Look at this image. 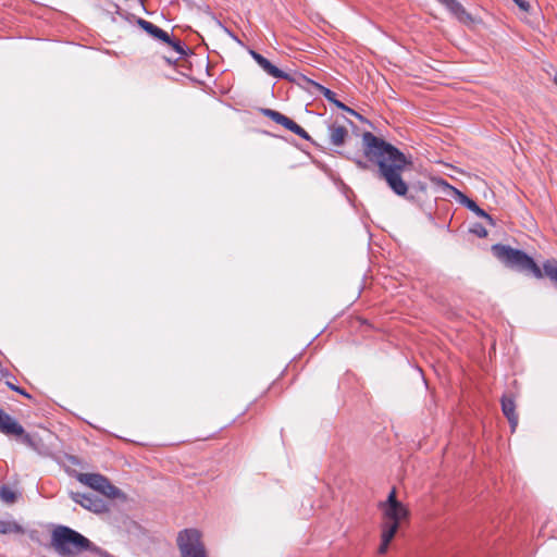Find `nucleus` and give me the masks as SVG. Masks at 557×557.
Instances as JSON below:
<instances>
[{
	"label": "nucleus",
	"mask_w": 557,
	"mask_h": 557,
	"mask_svg": "<svg viewBox=\"0 0 557 557\" xmlns=\"http://www.w3.org/2000/svg\"><path fill=\"white\" fill-rule=\"evenodd\" d=\"M76 479L84 485L91 487L95 491L100 492L109 498H119L122 496V492L115 487L110 481L98 473H77Z\"/></svg>",
	"instance_id": "nucleus-6"
},
{
	"label": "nucleus",
	"mask_w": 557,
	"mask_h": 557,
	"mask_svg": "<svg viewBox=\"0 0 557 557\" xmlns=\"http://www.w3.org/2000/svg\"><path fill=\"white\" fill-rule=\"evenodd\" d=\"M264 114L268 117H270L273 122L284 126L286 129H288L293 133L295 132V127L298 125L296 122H294L288 116L277 112V111L271 110V109H267L264 111Z\"/></svg>",
	"instance_id": "nucleus-13"
},
{
	"label": "nucleus",
	"mask_w": 557,
	"mask_h": 557,
	"mask_svg": "<svg viewBox=\"0 0 557 557\" xmlns=\"http://www.w3.org/2000/svg\"><path fill=\"white\" fill-rule=\"evenodd\" d=\"M544 274L557 284V261L548 260L543 265Z\"/></svg>",
	"instance_id": "nucleus-18"
},
{
	"label": "nucleus",
	"mask_w": 557,
	"mask_h": 557,
	"mask_svg": "<svg viewBox=\"0 0 557 557\" xmlns=\"http://www.w3.org/2000/svg\"><path fill=\"white\" fill-rule=\"evenodd\" d=\"M51 546L61 557H75L87 550L97 553L103 557H112L107 552L97 547L87 537L65 525H58L53 529L51 533Z\"/></svg>",
	"instance_id": "nucleus-3"
},
{
	"label": "nucleus",
	"mask_w": 557,
	"mask_h": 557,
	"mask_svg": "<svg viewBox=\"0 0 557 557\" xmlns=\"http://www.w3.org/2000/svg\"><path fill=\"white\" fill-rule=\"evenodd\" d=\"M443 4L453 15L460 22L467 23L471 21L470 14L466 11L460 2L457 0H436Z\"/></svg>",
	"instance_id": "nucleus-10"
},
{
	"label": "nucleus",
	"mask_w": 557,
	"mask_h": 557,
	"mask_svg": "<svg viewBox=\"0 0 557 557\" xmlns=\"http://www.w3.org/2000/svg\"><path fill=\"white\" fill-rule=\"evenodd\" d=\"M554 83L557 85V73L554 76Z\"/></svg>",
	"instance_id": "nucleus-28"
},
{
	"label": "nucleus",
	"mask_w": 557,
	"mask_h": 557,
	"mask_svg": "<svg viewBox=\"0 0 557 557\" xmlns=\"http://www.w3.org/2000/svg\"><path fill=\"white\" fill-rule=\"evenodd\" d=\"M0 432L5 435L21 436L23 443L33 445L32 436L25 433L24 428L2 409H0Z\"/></svg>",
	"instance_id": "nucleus-7"
},
{
	"label": "nucleus",
	"mask_w": 557,
	"mask_h": 557,
	"mask_svg": "<svg viewBox=\"0 0 557 557\" xmlns=\"http://www.w3.org/2000/svg\"><path fill=\"white\" fill-rule=\"evenodd\" d=\"M0 497L5 503H13L16 498V495L10 487L2 486L0 488Z\"/></svg>",
	"instance_id": "nucleus-19"
},
{
	"label": "nucleus",
	"mask_w": 557,
	"mask_h": 557,
	"mask_svg": "<svg viewBox=\"0 0 557 557\" xmlns=\"http://www.w3.org/2000/svg\"><path fill=\"white\" fill-rule=\"evenodd\" d=\"M450 189H454V191H456V194H459V190H457V188H454V186H450Z\"/></svg>",
	"instance_id": "nucleus-29"
},
{
	"label": "nucleus",
	"mask_w": 557,
	"mask_h": 557,
	"mask_svg": "<svg viewBox=\"0 0 557 557\" xmlns=\"http://www.w3.org/2000/svg\"><path fill=\"white\" fill-rule=\"evenodd\" d=\"M366 158L379 168V176L397 196H406L408 184L403 178L404 172L411 166V161L399 149L370 132L362 135Z\"/></svg>",
	"instance_id": "nucleus-1"
},
{
	"label": "nucleus",
	"mask_w": 557,
	"mask_h": 557,
	"mask_svg": "<svg viewBox=\"0 0 557 557\" xmlns=\"http://www.w3.org/2000/svg\"><path fill=\"white\" fill-rule=\"evenodd\" d=\"M164 42L168 44L175 51V53L178 55V58H182L183 55L186 54L184 45L180 40H172L170 38V41H164Z\"/></svg>",
	"instance_id": "nucleus-20"
},
{
	"label": "nucleus",
	"mask_w": 557,
	"mask_h": 557,
	"mask_svg": "<svg viewBox=\"0 0 557 557\" xmlns=\"http://www.w3.org/2000/svg\"><path fill=\"white\" fill-rule=\"evenodd\" d=\"M7 384H8V386H9L11 389H13V391H15V392H17V393H20V394H22V395L26 396V397H30V396H29V394H27L24 389L18 388L17 386L13 385V384H12V383H10V382H8Z\"/></svg>",
	"instance_id": "nucleus-24"
},
{
	"label": "nucleus",
	"mask_w": 557,
	"mask_h": 557,
	"mask_svg": "<svg viewBox=\"0 0 557 557\" xmlns=\"http://www.w3.org/2000/svg\"><path fill=\"white\" fill-rule=\"evenodd\" d=\"M252 59L258 63V65L270 76L274 78H286L287 74L273 65L268 59H265L262 54L258 53L255 50L249 51Z\"/></svg>",
	"instance_id": "nucleus-9"
},
{
	"label": "nucleus",
	"mask_w": 557,
	"mask_h": 557,
	"mask_svg": "<svg viewBox=\"0 0 557 557\" xmlns=\"http://www.w3.org/2000/svg\"><path fill=\"white\" fill-rule=\"evenodd\" d=\"M522 11L528 12L530 4L525 0H512Z\"/></svg>",
	"instance_id": "nucleus-22"
},
{
	"label": "nucleus",
	"mask_w": 557,
	"mask_h": 557,
	"mask_svg": "<svg viewBox=\"0 0 557 557\" xmlns=\"http://www.w3.org/2000/svg\"><path fill=\"white\" fill-rule=\"evenodd\" d=\"M357 165L361 169H367V163L361 161V160H357L356 161Z\"/></svg>",
	"instance_id": "nucleus-26"
},
{
	"label": "nucleus",
	"mask_w": 557,
	"mask_h": 557,
	"mask_svg": "<svg viewBox=\"0 0 557 557\" xmlns=\"http://www.w3.org/2000/svg\"><path fill=\"white\" fill-rule=\"evenodd\" d=\"M471 232L474 233L475 235H478L479 237H486L487 236L486 228L483 225H481V224H474L471 227Z\"/></svg>",
	"instance_id": "nucleus-21"
},
{
	"label": "nucleus",
	"mask_w": 557,
	"mask_h": 557,
	"mask_svg": "<svg viewBox=\"0 0 557 557\" xmlns=\"http://www.w3.org/2000/svg\"><path fill=\"white\" fill-rule=\"evenodd\" d=\"M136 23L151 37L161 41H170V35L160 27L152 24L151 22L146 21L144 18H137Z\"/></svg>",
	"instance_id": "nucleus-12"
},
{
	"label": "nucleus",
	"mask_w": 557,
	"mask_h": 557,
	"mask_svg": "<svg viewBox=\"0 0 557 557\" xmlns=\"http://www.w3.org/2000/svg\"><path fill=\"white\" fill-rule=\"evenodd\" d=\"M502 410L511 428V432H515L518 425V414L516 413V405L512 398L503 396L502 398Z\"/></svg>",
	"instance_id": "nucleus-11"
},
{
	"label": "nucleus",
	"mask_w": 557,
	"mask_h": 557,
	"mask_svg": "<svg viewBox=\"0 0 557 557\" xmlns=\"http://www.w3.org/2000/svg\"><path fill=\"white\" fill-rule=\"evenodd\" d=\"M145 1H146V0H138V2L140 3V5H143V7H144V4H145Z\"/></svg>",
	"instance_id": "nucleus-27"
},
{
	"label": "nucleus",
	"mask_w": 557,
	"mask_h": 557,
	"mask_svg": "<svg viewBox=\"0 0 557 557\" xmlns=\"http://www.w3.org/2000/svg\"><path fill=\"white\" fill-rule=\"evenodd\" d=\"M177 545L182 557H207L201 542V532L197 529H185L178 533Z\"/></svg>",
	"instance_id": "nucleus-5"
},
{
	"label": "nucleus",
	"mask_w": 557,
	"mask_h": 557,
	"mask_svg": "<svg viewBox=\"0 0 557 557\" xmlns=\"http://www.w3.org/2000/svg\"><path fill=\"white\" fill-rule=\"evenodd\" d=\"M336 107L343 109V110H348V108L342 103L341 101H338L337 99H335V102H333Z\"/></svg>",
	"instance_id": "nucleus-25"
},
{
	"label": "nucleus",
	"mask_w": 557,
	"mask_h": 557,
	"mask_svg": "<svg viewBox=\"0 0 557 557\" xmlns=\"http://www.w3.org/2000/svg\"><path fill=\"white\" fill-rule=\"evenodd\" d=\"M492 250L495 257L506 267L517 271L532 273L537 278L543 276V271L540 267L522 250L499 244L494 245Z\"/></svg>",
	"instance_id": "nucleus-4"
},
{
	"label": "nucleus",
	"mask_w": 557,
	"mask_h": 557,
	"mask_svg": "<svg viewBox=\"0 0 557 557\" xmlns=\"http://www.w3.org/2000/svg\"><path fill=\"white\" fill-rule=\"evenodd\" d=\"M294 134L298 135L299 137H301L304 139H309L308 133L301 126H299V125H297L295 127Z\"/></svg>",
	"instance_id": "nucleus-23"
},
{
	"label": "nucleus",
	"mask_w": 557,
	"mask_h": 557,
	"mask_svg": "<svg viewBox=\"0 0 557 557\" xmlns=\"http://www.w3.org/2000/svg\"><path fill=\"white\" fill-rule=\"evenodd\" d=\"M302 79L306 82V84L312 88H314L315 91L320 92L327 101L335 102L336 95L331 89L322 86L321 84L308 78L302 77Z\"/></svg>",
	"instance_id": "nucleus-15"
},
{
	"label": "nucleus",
	"mask_w": 557,
	"mask_h": 557,
	"mask_svg": "<svg viewBox=\"0 0 557 557\" xmlns=\"http://www.w3.org/2000/svg\"><path fill=\"white\" fill-rule=\"evenodd\" d=\"M70 495L75 503L96 513H101L109 510L107 503L96 495L74 492H72Z\"/></svg>",
	"instance_id": "nucleus-8"
},
{
	"label": "nucleus",
	"mask_w": 557,
	"mask_h": 557,
	"mask_svg": "<svg viewBox=\"0 0 557 557\" xmlns=\"http://www.w3.org/2000/svg\"><path fill=\"white\" fill-rule=\"evenodd\" d=\"M23 528L14 520H0V534L23 533Z\"/></svg>",
	"instance_id": "nucleus-16"
},
{
	"label": "nucleus",
	"mask_w": 557,
	"mask_h": 557,
	"mask_svg": "<svg viewBox=\"0 0 557 557\" xmlns=\"http://www.w3.org/2000/svg\"><path fill=\"white\" fill-rule=\"evenodd\" d=\"M379 508L382 512L379 554L383 555L387 552L389 543L401 523L409 518V510L406 505L397 499L395 488L389 492L386 500L379 504Z\"/></svg>",
	"instance_id": "nucleus-2"
},
{
	"label": "nucleus",
	"mask_w": 557,
	"mask_h": 557,
	"mask_svg": "<svg viewBox=\"0 0 557 557\" xmlns=\"http://www.w3.org/2000/svg\"><path fill=\"white\" fill-rule=\"evenodd\" d=\"M450 189H454V191H456V194H459V190H457V188H454V186H450Z\"/></svg>",
	"instance_id": "nucleus-31"
},
{
	"label": "nucleus",
	"mask_w": 557,
	"mask_h": 557,
	"mask_svg": "<svg viewBox=\"0 0 557 557\" xmlns=\"http://www.w3.org/2000/svg\"><path fill=\"white\" fill-rule=\"evenodd\" d=\"M450 189H454V191H456V194H459V190H457V188H454V186H450Z\"/></svg>",
	"instance_id": "nucleus-30"
},
{
	"label": "nucleus",
	"mask_w": 557,
	"mask_h": 557,
	"mask_svg": "<svg viewBox=\"0 0 557 557\" xmlns=\"http://www.w3.org/2000/svg\"><path fill=\"white\" fill-rule=\"evenodd\" d=\"M329 132L330 141L334 146H342L345 143L346 137L348 136L347 128L342 125H332Z\"/></svg>",
	"instance_id": "nucleus-14"
},
{
	"label": "nucleus",
	"mask_w": 557,
	"mask_h": 557,
	"mask_svg": "<svg viewBox=\"0 0 557 557\" xmlns=\"http://www.w3.org/2000/svg\"><path fill=\"white\" fill-rule=\"evenodd\" d=\"M463 198H465L463 203L466 205V207L469 210L474 212L476 215L484 218L490 224H492V225L494 224L491 215H488L483 209H481L473 200H471L467 197H463Z\"/></svg>",
	"instance_id": "nucleus-17"
}]
</instances>
